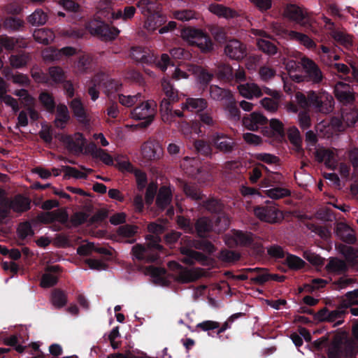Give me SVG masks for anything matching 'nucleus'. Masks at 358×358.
<instances>
[{
	"label": "nucleus",
	"instance_id": "obj_1",
	"mask_svg": "<svg viewBox=\"0 0 358 358\" xmlns=\"http://www.w3.org/2000/svg\"><path fill=\"white\" fill-rule=\"evenodd\" d=\"M148 231L152 234L146 236L147 244H136L132 247L131 253L134 258L145 263L156 262L159 258V253L164 248L160 244V235L164 231V227L155 222L148 226Z\"/></svg>",
	"mask_w": 358,
	"mask_h": 358
},
{
	"label": "nucleus",
	"instance_id": "obj_2",
	"mask_svg": "<svg viewBox=\"0 0 358 358\" xmlns=\"http://www.w3.org/2000/svg\"><path fill=\"white\" fill-rule=\"evenodd\" d=\"M352 335L354 339L345 335H336L327 348L328 358H356L358 354V320L352 327Z\"/></svg>",
	"mask_w": 358,
	"mask_h": 358
},
{
	"label": "nucleus",
	"instance_id": "obj_3",
	"mask_svg": "<svg viewBox=\"0 0 358 358\" xmlns=\"http://www.w3.org/2000/svg\"><path fill=\"white\" fill-rule=\"evenodd\" d=\"M358 304V289L347 292L338 306L334 310L324 307L316 313L315 320L319 322H334V326H339L344 322V317L348 313L350 306Z\"/></svg>",
	"mask_w": 358,
	"mask_h": 358
},
{
	"label": "nucleus",
	"instance_id": "obj_4",
	"mask_svg": "<svg viewBox=\"0 0 358 358\" xmlns=\"http://www.w3.org/2000/svg\"><path fill=\"white\" fill-rule=\"evenodd\" d=\"M137 6L146 17L145 27L148 30L155 31L166 22V17L161 13L160 3L157 0H140Z\"/></svg>",
	"mask_w": 358,
	"mask_h": 358
},
{
	"label": "nucleus",
	"instance_id": "obj_5",
	"mask_svg": "<svg viewBox=\"0 0 358 358\" xmlns=\"http://www.w3.org/2000/svg\"><path fill=\"white\" fill-rule=\"evenodd\" d=\"M129 56L136 62L149 65L154 64L162 71H165L169 66H175L168 54H162L158 58L138 46L131 48Z\"/></svg>",
	"mask_w": 358,
	"mask_h": 358
},
{
	"label": "nucleus",
	"instance_id": "obj_6",
	"mask_svg": "<svg viewBox=\"0 0 358 358\" xmlns=\"http://www.w3.org/2000/svg\"><path fill=\"white\" fill-rule=\"evenodd\" d=\"M283 15L291 22H294L306 29H310L315 20L305 8L294 3H287L283 11Z\"/></svg>",
	"mask_w": 358,
	"mask_h": 358
},
{
	"label": "nucleus",
	"instance_id": "obj_7",
	"mask_svg": "<svg viewBox=\"0 0 358 358\" xmlns=\"http://www.w3.org/2000/svg\"><path fill=\"white\" fill-rule=\"evenodd\" d=\"M31 199L22 194H17L13 197L8 198L5 206H0V224L9 217L10 211L22 214L30 210Z\"/></svg>",
	"mask_w": 358,
	"mask_h": 358
},
{
	"label": "nucleus",
	"instance_id": "obj_8",
	"mask_svg": "<svg viewBox=\"0 0 358 358\" xmlns=\"http://www.w3.org/2000/svg\"><path fill=\"white\" fill-rule=\"evenodd\" d=\"M99 14L100 16L104 17L108 20H120L124 21L131 20L135 13L136 8L133 6H127L124 8L115 10L113 8V3L110 1L103 0L99 3Z\"/></svg>",
	"mask_w": 358,
	"mask_h": 358
},
{
	"label": "nucleus",
	"instance_id": "obj_9",
	"mask_svg": "<svg viewBox=\"0 0 358 358\" xmlns=\"http://www.w3.org/2000/svg\"><path fill=\"white\" fill-rule=\"evenodd\" d=\"M157 111V103L153 100L138 101L136 106L131 111V118L137 120H144L141 125L144 127L149 126L154 120Z\"/></svg>",
	"mask_w": 358,
	"mask_h": 358
},
{
	"label": "nucleus",
	"instance_id": "obj_10",
	"mask_svg": "<svg viewBox=\"0 0 358 358\" xmlns=\"http://www.w3.org/2000/svg\"><path fill=\"white\" fill-rule=\"evenodd\" d=\"M182 36L203 53L210 52L213 50L214 44L210 37L201 29L191 28L184 30Z\"/></svg>",
	"mask_w": 358,
	"mask_h": 358
},
{
	"label": "nucleus",
	"instance_id": "obj_11",
	"mask_svg": "<svg viewBox=\"0 0 358 358\" xmlns=\"http://www.w3.org/2000/svg\"><path fill=\"white\" fill-rule=\"evenodd\" d=\"M255 215L261 221L268 223H277L282 219V212L273 201H266L265 204L254 208Z\"/></svg>",
	"mask_w": 358,
	"mask_h": 358
},
{
	"label": "nucleus",
	"instance_id": "obj_12",
	"mask_svg": "<svg viewBox=\"0 0 358 358\" xmlns=\"http://www.w3.org/2000/svg\"><path fill=\"white\" fill-rule=\"evenodd\" d=\"M310 99L312 103L310 108L317 113L329 114L334 109V99L326 92H316L311 90Z\"/></svg>",
	"mask_w": 358,
	"mask_h": 358
},
{
	"label": "nucleus",
	"instance_id": "obj_13",
	"mask_svg": "<svg viewBox=\"0 0 358 358\" xmlns=\"http://www.w3.org/2000/svg\"><path fill=\"white\" fill-rule=\"evenodd\" d=\"M305 76L306 82L313 84H320L324 78L320 66L311 59L303 57L300 62Z\"/></svg>",
	"mask_w": 358,
	"mask_h": 358
},
{
	"label": "nucleus",
	"instance_id": "obj_14",
	"mask_svg": "<svg viewBox=\"0 0 358 358\" xmlns=\"http://www.w3.org/2000/svg\"><path fill=\"white\" fill-rule=\"evenodd\" d=\"M88 28L92 34L106 41L114 40L120 33L117 28L102 21L94 20L90 23Z\"/></svg>",
	"mask_w": 358,
	"mask_h": 358
},
{
	"label": "nucleus",
	"instance_id": "obj_15",
	"mask_svg": "<svg viewBox=\"0 0 358 358\" xmlns=\"http://www.w3.org/2000/svg\"><path fill=\"white\" fill-rule=\"evenodd\" d=\"M210 141L217 150L224 154L231 153L236 147L234 141L222 133H213L210 136Z\"/></svg>",
	"mask_w": 358,
	"mask_h": 358
},
{
	"label": "nucleus",
	"instance_id": "obj_16",
	"mask_svg": "<svg viewBox=\"0 0 358 358\" xmlns=\"http://www.w3.org/2000/svg\"><path fill=\"white\" fill-rule=\"evenodd\" d=\"M141 154L147 161L159 159L163 155V149L158 141L149 139L141 145Z\"/></svg>",
	"mask_w": 358,
	"mask_h": 358
},
{
	"label": "nucleus",
	"instance_id": "obj_17",
	"mask_svg": "<svg viewBox=\"0 0 358 358\" xmlns=\"http://www.w3.org/2000/svg\"><path fill=\"white\" fill-rule=\"evenodd\" d=\"M195 241L187 236L182 237L180 240L182 246L180 248V251L181 254L187 257L184 259V262L187 264H192L194 259H199L203 257L202 253L192 250V248H194Z\"/></svg>",
	"mask_w": 358,
	"mask_h": 358
},
{
	"label": "nucleus",
	"instance_id": "obj_18",
	"mask_svg": "<svg viewBox=\"0 0 358 358\" xmlns=\"http://www.w3.org/2000/svg\"><path fill=\"white\" fill-rule=\"evenodd\" d=\"M224 52L229 59L236 61L243 59L247 54L245 44L237 39L227 41Z\"/></svg>",
	"mask_w": 358,
	"mask_h": 358
},
{
	"label": "nucleus",
	"instance_id": "obj_19",
	"mask_svg": "<svg viewBox=\"0 0 358 358\" xmlns=\"http://www.w3.org/2000/svg\"><path fill=\"white\" fill-rule=\"evenodd\" d=\"M358 120V110L355 108H342L341 110V120L334 118L331 120L333 126L341 129L343 124L346 127H352Z\"/></svg>",
	"mask_w": 358,
	"mask_h": 358
},
{
	"label": "nucleus",
	"instance_id": "obj_20",
	"mask_svg": "<svg viewBox=\"0 0 358 358\" xmlns=\"http://www.w3.org/2000/svg\"><path fill=\"white\" fill-rule=\"evenodd\" d=\"M242 122L248 130L257 131L261 127L268 123V119L261 113L253 112L244 116Z\"/></svg>",
	"mask_w": 358,
	"mask_h": 358
},
{
	"label": "nucleus",
	"instance_id": "obj_21",
	"mask_svg": "<svg viewBox=\"0 0 358 358\" xmlns=\"http://www.w3.org/2000/svg\"><path fill=\"white\" fill-rule=\"evenodd\" d=\"M169 266L173 269L178 270L176 280L180 283H189L196 281L199 276L192 270L182 266L179 263L173 261L169 262Z\"/></svg>",
	"mask_w": 358,
	"mask_h": 358
},
{
	"label": "nucleus",
	"instance_id": "obj_22",
	"mask_svg": "<svg viewBox=\"0 0 358 358\" xmlns=\"http://www.w3.org/2000/svg\"><path fill=\"white\" fill-rule=\"evenodd\" d=\"M69 107L73 116L82 123H87L89 118L87 110L81 101L80 98L76 97L69 102Z\"/></svg>",
	"mask_w": 358,
	"mask_h": 358
},
{
	"label": "nucleus",
	"instance_id": "obj_23",
	"mask_svg": "<svg viewBox=\"0 0 358 358\" xmlns=\"http://www.w3.org/2000/svg\"><path fill=\"white\" fill-rule=\"evenodd\" d=\"M186 173L199 182H204L210 177L207 169L201 166L199 161L194 159L190 162V166L187 168Z\"/></svg>",
	"mask_w": 358,
	"mask_h": 358
},
{
	"label": "nucleus",
	"instance_id": "obj_24",
	"mask_svg": "<svg viewBox=\"0 0 358 358\" xmlns=\"http://www.w3.org/2000/svg\"><path fill=\"white\" fill-rule=\"evenodd\" d=\"M78 137L74 141L69 135H62L61 141L66 145L69 150L80 153L83 151L85 138L83 134L78 133Z\"/></svg>",
	"mask_w": 358,
	"mask_h": 358
},
{
	"label": "nucleus",
	"instance_id": "obj_25",
	"mask_svg": "<svg viewBox=\"0 0 358 358\" xmlns=\"http://www.w3.org/2000/svg\"><path fill=\"white\" fill-rule=\"evenodd\" d=\"M194 233L201 238H207L208 234L213 231V224L207 217H199L194 222Z\"/></svg>",
	"mask_w": 358,
	"mask_h": 358
},
{
	"label": "nucleus",
	"instance_id": "obj_26",
	"mask_svg": "<svg viewBox=\"0 0 358 358\" xmlns=\"http://www.w3.org/2000/svg\"><path fill=\"white\" fill-rule=\"evenodd\" d=\"M199 127L198 130L195 131L199 136H203L206 134V129H213L217 127V122L212 115L208 112H201L197 114Z\"/></svg>",
	"mask_w": 358,
	"mask_h": 358
},
{
	"label": "nucleus",
	"instance_id": "obj_27",
	"mask_svg": "<svg viewBox=\"0 0 358 358\" xmlns=\"http://www.w3.org/2000/svg\"><path fill=\"white\" fill-rule=\"evenodd\" d=\"M172 192L169 187L163 185L162 186L157 195L156 206L161 210H164L169 206L172 201Z\"/></svg>",
	"mask_w": 358,
	"mask_h": 358
},
{
	"label": "nucleus",
	"instance_id": "obj_28",
	"mask_svg": "<svg viewBox=\"0 0 358 358\" xmlns=\"http://www.w3.org/2000/svg\"><path fill=\"white\" fill-rule=\"evenodd\" d=\"M325 268L329 273L342 275L348 271L349 267L345 260L337 257H331L329 259Z\"/></svg>",
	"mask_w": 358,
	"mask_h": 358
},
{
	"label": "nucleus",
	"instance_id": "obj_29",
	"mask_svg": "<svg viewBox=\"0 0 358 358\" xmlns=\"http://www.w3.org/2000/svg\"><path fill=\"white\" fill-rule=\"evenodd\" d=\"M61 268L58 265L48 266L47 272L42 275L41 285L43 287H51L57 282L58 278L54 273L60 271Z\"/></svg>",
	"mask_w": 358,
	"mask_h": 358
},
{
	"label": "nucleus",
	"instance_id": "obj_30",
	"mask_svg": "<svg viewBox=\"0 0 358 358\" xmlns=\"http://www.w3.org/2000/svg\"><path fill=\"white\" fill-rule=\"evenodd\" d=\"M2 27L9 33L20 31L24 27V22L20 17L8 16L3 20Z\"/></svg>",
	"mask_w": 358,
	"mask_h": 358
},
{
	"label": "nucleus",
	"instance_id": "obj_31",
	"mask_svg": "<svg viewBox=\"0 0 358 358\" xmlns=\"http://www.w3.org/2000/svg\"><path fill=\"white\" fill-rule=\"evenodd\" d=\"M208 103L203 98H187L185 103H182L181 108L190 111L196 110L198 113L203 112L207 108Z\"/></svg>",
	"mask_w": 358,
	"mask_h": 358
},
{
	"label": "nucleus",
	"instance_id": "obj_32",
	"mask_svg": "<svg viewBox=\"0 0 358 358\" xmlns=\"http://www.w3.org/2000/svg\"><path fill=\"white\" fill-rule=\"evenodd\" d=\"M57 117L55 120V126L63 129L70 120V115L67 106L64 103H59L55 108Z\"/></svg>",
	"mask_w": 358,
	"mask_h": 358
},
{
	"label": "nucleus",
	"instance_id": "obj_33",
	"mask_svg": "<svg viewBox=\"0 0 358 358\" xmlns=\"http://www.w3.org/2000/svg\"><path fill=\"white\" fill-rule=\"evenodd\" d=\"M209 92L210 97L213 100L223 101V103L234 96L229 90L221 88L215 85L210 86Z\"/></svg>",
	"mask_w": 358,
	"mask_h": 358
},
{
	"label": "nucleus",
	"instance_id": "obj_34",
	"mask_svg": "<svg viewBox=\"0 0 358 358\" xmlns=\"http://www.w3.org/2000/svg\"><path fill=\"white\" fill-rule=\"evenodd\" d=\"M246 271L248 272H256L257 275L250 278L252 283L257 285H263L266 282L270 281L271 274L268 273V269L265 268H245Z\"/></svg>",
	"mask_w": 358,
	"mask_h": 358
},
{
	"label": "nucleus",
	"instance_id": "obj_35",
	"mask_svg": "<svg viewBox=\"0 0 358 358\" xmlns=\"http://www.w3.org/2000/svg\"><path fill=\"white\" fill-rule=\"evenodd\" d=\"M331 37L340 45L344 46L347 49H350L353 45V36L342 31L331 29Z\"/></svg>",
	"mask_w": 358,
	"mask_h": 358
},
{
	"label": "nucleus",
	"instance_id": "obj_36",
	"mask_svg": "<svg viewBox=\"0 0 358 358\" xmlns=\"http://www.w3.org/2000/svg\"><path fill=\"white\" fill-rule=\"evenodd\" d=\"M201 206L208 212L214 214H220L224 208L222 201L215 197H210L202 200Z\"/></svg>",
	"mask_w": 358,
	"mask_h": 358
},
{
	"label": "nucleus",
	"instance_id": "obj_37",
	"mask_svg": "<svg viewBox=\"0 0 358 358\" xmlns=\"http://www.w3.org/2000/svg\"><path fill=\"white\" fill-rule=\"evenodd\" d=\"M268 90L269 92H267V94L271 95L273 97V99L265 97L262 99L261 103L266 110L271 113H275L278 110L279 108V99L280 96L279 92H271V90Z\"/></svg>",
	"mask_w": 358,
	"mask_h": 358
},
{
	"label": "nucleus",
	"instance_id": "obj_38",
	"mask_svg": "<svg viewBox=\"0 0 358 358\" xmlns=\"http://www.w3.org/2000/svg\"><path fill=\"white\" fill-rule=\"evenodd\" d=\"M336 234L348 244H355L357 241L353 231L346 224H341L336 227Z\"/></svg>",
	"mask_w": 358,
	"mask_h": 358
},
{
	"label": "nucleus",
	"instance_id": "obj_39",
	"mask_svg": "<svg viewBox=\"0 0 358 358\" xmlns=\"http://www.w3.org/2000/svg\"><path fill=\"white\" fill-rule=\"evenodd\" d=\"M33 36L36 41L43 45L50 44L55 38L54 32L47 28H41L35 30Z\"/></svg>",
	"mask_w": 358,
	"mask_h": 358
},
{
	"label": "nucleus",
	"instance_id": "obj_40",
	"mask_svg": "<svg viewBox=\"0 0 358 358\" xmlns=\"http://www.w3.org/2000/svg\"><path fill=\"white\" fill-rule=\"evenodd\" d=\"M224 106L230 120L236 122L241 119V111L236 105L234 96L224 103Z\"/></svg>",
	"mask_w": 358,
	"mask_h": 358
},
{
	"label": "nucleus",
	"instance_id": "obj_41",
	"mask_svg": "<svg viewBox=\"0 0 358 358\" xmlns=\"http://www.w3.org/2000/svg\"><path fill=\"white\" fill-rule=\"evenodd\" d=\"M38 100L45 110L51 114L55 112L56 103L52 94L48 92H42L38 96Z\"/></svg>",
	"mask_w": 358,
	"mask_h": 358
},
{
	"label": "nucleus",
	"instance_id": "obj_42",
	"mask_svg": "<svg viewBox=\"0 0 358 358\" xmlns=\"http://www.w3.org/2000/svg\"><path fill=\"white\" fill-rule=\"evenodd\" d=\"M287 137L290 143L295 147L296 151L303 153L302 148V138L300 132L296 127H289L287 130Z\"/></svg>",
	"mask_w": 358,
	"mask_h": 358
},
{
	"label": "nucleus",
	"instance_id": "obj_43",
	"mask_svg": "<svg viewBox=\"0 0 358 358\" xmlns=\"http://www.w3.org/2000/svg\"><path fill=\"white\" fill-rule=\"evenodd\" d=\"M48 75L52 81L50 85L62 84L66 80L65 72L58 66H50L48 69Z\"/></svg>",
	"mask_w": 358,
	"mask_h": 358
},
{
	"label": "nucleus",
	"instance_id": "obj_44",
	"mask_svg": "<svg viewBox=\"0 0 358 358\" xmlns=\"http://www.w3.org/2000/svg\"><path fill=\"white\" fill-rule=\"evenodd\" d=\"M233 240L236 245L249 246L253 242V234L250 232L235 230L233 234Z\"/></svg>",
	"mask_w": 358,
	"mask_h": 358
},
{
	"label": "nucleus",
	"instance_id": "obj_45",
	"mask_svg": "<svg viewBox=\"0 0 358 358\" xmlns=\"http://www.w3.org/2000/svg\"><path fill=\"white\" fill-rule=\"evenodd\" d=\"M98 80L101 81L99 83L100 85L103 89H104V92L108 96L115 92L120 91L122 88V84L120 83V81L115 79L107 78L106 80H101L99 77Z\"/></svg>",
	"mask_w": 358,
	"mask_h": 358
},
{
	"label": "nucleus",
	"instance_id": "obj_46",
	"mask_svg": "<svg viewBox=\"0 0 358 358\" xmlns=\"http://www.w3.org/2000/svg\"><path fill=\"white\" fill-rule=\"evenodd\" d=\"M51 301L56 308H62L67 303V295L60 289H55L51 294Z\"/></svg>",
	"mask_w": 358,
	"mask_h": 358
},
{
	"label": "nucleus",
	"instance_id": "obj_47",
	"mask_svg": "<svg viewBox=\"0 0 358 358\" xmlns=\"http://www.w3.org/2000/svg\"><path fill=\"white\" fill-rule=\"evenodd\" d=\"M239 90L241 94L248 99H250L254 96L260 97L262 95V92L259 87L254 83H247L246 85H241Z\"/></svg>",
	"mask_w": 358,
	"mask_h": 358
},
{
	"label": "nucleus",
	"instance_id": "obj_48",
	"mask_svg": "<svg viewBox=\"0 0 358 358\" xmlns=\"http://www.w3.org/2000/svg\"><path fill=\"white\" fill-rule=\"evenodd\" d=\"M271 187V189L265 190V193L272 199H280L291 195V191L287 188L277 185Z\"/></svg>",
	"mask_w": 358,
	"mask_h": 358
},
{
	"label": "nucleus",
	"instance_id": "obj_49",
	"mask_svg": "<svg viewBox=\"0 0 358 358\" xmlns=\"http://www.w3.org/2000/svg\"><path fill=\"white\" fill-rule=\"evenodd\" d=\"M289 36L291 38L299 41L309 49H313L316 47V43L306 34L292 30L289 31Z\"/></svg>",
	"mask_w": 358,
	"mask_h": 358
},
{
	"label": "nucleus",
	"instance_id": "obj_50",
	"mask_svg": "<svg viewBox=\"0 0 358 358\" xmlns=\"http://www.w3.org/2000/svg\"><path fill=\"white\" fill-rule=\"evenodd\" d=\"M30 59V57L27 52H21L17 55H12L10 57V65L16 69H20L25 66Z\"/></svg>",
	"mask_w": 358,
	"mask_h": 358
},
{
	"label": "nucleus",
	"instance_id": "obj_51",
	"mask_svg": "<svg viewBox=\"0 0 358 358\" xmlns=\"http://www.w3.org/2000/svg\"><path fill=\"white\" fill-rule=\"evenodd\" d=\"M28 22L33 26L43 25L48 20V15L41 9H36L27 17Z\"/></svg>",
	"mask_w": 358,
	"mask_h": 358
},
{
	"label": "nucleus",
	"instance_id": "obj_52",
	"mask_svg": "<svg viewBox=\"0 0 358 358\" xmlns=\"http://www.w3.org/2000/svg\"><path fill=\"white\" fill-rule=\"evenodd\" d=\"M141 98H143L141 93H137L135 95L126 96L122 94L118 95L120 103L126 107H131L137 104L138 101H141Z\"/></svg>",
	"mask_w": 358,
	"mask_h": 358
},
{
	"label": "nucleus",
	"instance_id": "obj_53",
	"mask_svg": "<svg viewBox=\"0 0 358 358\" xmlns=\"http://www.w3.org/2000/svg\"><path fill=\"white\" fill-rule=\"evenodd\" d=\"M182 189L187 196L196 201L203 200L204 195L201 194L200 190L194 185L184 183Z\"/></svg>",
	"mask_w": 358,
	"mask_h": 358
},
{
	"label": "nucleus",
	"instance_id": "obj_54",
	"mask_svg": "<svg viewBox=\"0 0 358 358\" xmlns=\"http://www.w3.org/2000/svg\"><path fill=\"white\" fill-rule=\"evenodd\" d=\"M314 155L315 159L318 162L322 163L325 161L326 164L331 162L334 159V156L331 150L324 148L316 149Z\"/></svg>",
	"mask_w": 358,
	"mask_h": 358
},
{
	"label": "nucleus",
	"instance_id": "obj_55",
	"mask_svg": "<svg viewBox=\"0 0 358 358\" xmlns=\"http://www.w3.org/2000/svg\"><path fill=\"white\" fill-rule=\"evenodd\" d=\"M176 222L178 227L185 233L189 234H194V223H193L189 218L185 217L182 215H178L177 216Z\"/></svg>",
	"mask_w": 358,
	"mask_h": 358
},
{
	"label": "nucleus",
	"instance_id": "obj_56",
	"mask_svg": "<svg viewBox=\"0 0 358 358\" xmlns=\"http://www.w3.org/2000/svg\"><path fill=\"white\" fill-rule=\"evenodd\" d=\"M218 258L225 263H235L240 259L241 255L236 251L224 249L220 251Z\"/></svg>",
	"mask_w": 358,
	"mask_h": 358
},
{
	"label": "nucleus",
	"instance_id": "obj_57",
	"mask_svg": "<svg viewBox=\"0 0 358 358\" xmlns=\"http://www.w3.org/2000/svg\"><path fill=\"white\" fill-rule=\"evenodd\" d=\"M285 263L290 269L295 271L303 268L306 264L302 259L292 254L287 255Z\"/></svg>",
	"mask_w": 358,
	"mask_h": 358
},
{
	"label": "nucleus",
	"instance_id": "obj_58",
	"mask_svg": "<svg viewBox=\"0 0 358 358\" xmlns=\"http://www.w3.org/2000/svg\"><path fill=\"white\" fill-rule=\"evenodd\" d=\"M194 147L199 155L204 157L212 156L211 145L203 140H196L194 142Z\"/></svg>",
	"mask_w": 358,
	"mask_h": 358
},
{
	"label": "nucleus",
	"instance_id": "obj_59",
	"mask_svg": "<svg viewBox=\"0 0 358 358\" xmlns=\"http://www.w3.org/2000/svg\"><path fill=\"white\" fill-rule=\"evenodd\" d=\"M334 94L336 99L345 105L351 104L355 101V96L351 92L340 90L338 87L334 90Z\"/></svg>",
	"mask_w": 358,
	"mask_h": 358
},
{
	"label": "nucleus",
	"instance_id": "obj_60",
	"mask_svg": "<svg viewBox=\"0 0 358 358\" xmlns=\"http://www.w3.org/2000/svg\"><path fill=\"white\" fill-rule=\"evenodd\" d=\"M206 238L195 241L194 248L208 255H212L216 250L215 245Z\"/></svg>",
	"mask_w": 358,
	"mask_h": 358
},
{
	"label": "nucleus",
	"instance_id": "obj_61",
	"mask_svg": "<svg viewBox=\"0 0 358 358\" xmlns=\"http://www.w3.org/2000/svg\"><path fill=\"white\" fill-rule=\"evenodd\" d=\"M162 87L166 96L165 98L169 99L172 101H178V91L173 87V85L169 80H163L162 82Z\"/></svg>",
	"mask_w": 358,
	"mask_h": 358
},
{
	"label": "nucleus",
	"instance_id": "obj_62",
	"mask_svg": "<svg viewBox=\"0 0 358 358\" xmlns=\"http://www.w3.org/2000/svg\"><path fill=\"white\" fill-rule=\"evenodd\" d=\"M257 45L259 50L269 55H275L278 50L277 46L273 42L266 39H259Z\"/></svg>",
	"mask_w": 358,
	"mask_h": 358
},
{
	"label": "nucleus",
	"instance_id": "obj_63",
	"mask_svg": "<svg viewBox=\"0 0 358 358\" xmlns=\"http://www.w3.org/2000/svg\"><path fill=\"white\" fill-rule=\"evenodd\" d=\"M17 232L21 240H24L27 236L34 235V231L29 221H25L19 224Z\"/></svg>",
	"mask_w": 358,
	"mask_h": 358
},
{
	"label": "nucleus",
	"instance_id": "obj_64",
	"mask_svg": "<svg viewBox=\"0 0 358 358\" xmlns=\"http://www.w3.org/2000/svg\"><path fill=\"white\" fill-rule=\"evenodd\" d=\"M282 176L279 173H270L262 181V186L265 187H273L281 182Z\"/></svg>",
	"mask_w": 358,
	"mask_h": 358
}]
</instances>
